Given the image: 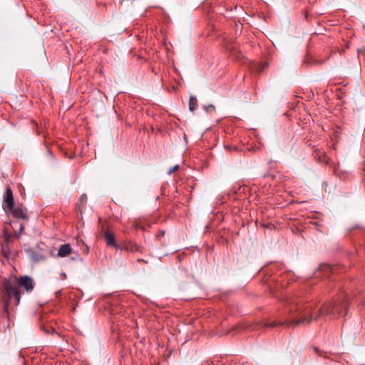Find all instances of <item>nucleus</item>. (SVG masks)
<instances>
[{
    "label": "nucleus",
    "mask_w": 365,
    "mask_h": 365,
    "mask_svg": "<svg viewBox=\"0 0 365 365\" xmlns=\"http://www.w3.org/2000/svg\"><path fill=\"white\" fill-rule=\"evenodd\" d=\"M71 252V247L69 244H63L59 247L58 256L65 257Z\"/></svg>",
    "instance_id": "obj_9"
},
{
    "label": "nucleus",
    "mask_w": 365,
    "mask_h": 365,
    "mask_svg": "<svg viewBox=\"0 0 365 365\" xmlns=\"http://www.w3.org/2000/svg\"><path fill=\"white\" fill-rule=\"evenodd\" d=\"M24 230V226L22 224H21V225H19V235H17V237H20V236H21V232Z\"/></svg>",
    "instance_id": "obj_18"
},
{
    "label": "nucleus",
    "mask_w": 365,
    "mask_h": 365,
    "mask_svg": "<svg viewBox=\"0 0 365 365\" xmlns=\"http://www.w3.org/2000/svg\"><path fill=\"white\" fill-rule=\"evenodd\" d=\"M321 268L326 271H331V268L329 265L321 266Z\"/></svg>",
    "instance_id": "obj_17"
},
{
    "label": "nucleus",
    "mask_w": 365,
    "mask_h": 365,
    "mask_svg": "<svg viewBox=\"0 0 365 365\" xmlns=\"http://www.w3.org/2000/svg\"><path fill=\"white\" fill-rule=\"evenodd\" d=\"M303 321H292V323H288L287 321H284L282 323H279V321H272L270 323H268L267 321H240L237 324H234L230 326L232 330L230 328H227L226 325L222 326V329L217 331L216 334L219 336H222L225 334H228L231 333L232 331H241L246 329H255L260 328H274L277 326H284V327H290L293 326L294 327H297L301 322Z\"/></svg>",
    "instance_id": "obj_2"
},
{
    "label": "nucleus",
    "mask_w": 365,
    "mask_h": 365,
    "mask_svg": "<svg viewBox=\"0 0 365 365\" xmlns=\"http://www.w3.org/2000/svg\"><path fill=\"white\" fill-rule=\"evenodd\" d=\"M214 109H215L214 106H212V105H209V106L207 107V110H207V111H209L210 110H214Z\"/></svg>",
    "instance_id": "obj_19"
},
{
    "label": "nucleus",
    "mask_w": 365,
    "mask_h": 365,
    "mask_svg": "<svg viewBox=\"0 0 365 365\" xmlns=\"http://www.w3.org/2000/svg\"><path fill=\"white\" fill-rule=\"evenodd\" d=\"M41 329H43V330H44V331H45L46 333H49L50 329H51V334H56V335L59 336L58 332V331H56V329H55L54 328H53V327H51V328H50V327H48L42 326V327H41Z\"/></svg>",
    "instance_id": "obj_13"
},
{
    "label": "nucleus",
    "mask_w": 365,
    "mask_h": 365,
    "mask_svg": "<svg viewBox=\"0 0 365 365\" xmlns=\"http://www.w3.org/2000/svg\"><path fill=\"white\" fill-rule=\"evenodd\" d=\"M103 238L108 246L113 247L116 250H121V247L116 244L114 234L109 230L103 231Z\"/></svg>",
    "instance_id": "obj_6"
},
{
    "label": "nucleus",
    "mask_w": 365,
    "mask_h": 365,
    "mask_svg": "<svg viewBox=\"0 0 365 365\" xmlns=\"http://www.w3.org/2000/svg\"><path fill=\"white\" fill-rule=\"evenodd\" d=\"M48 153L51 155V158H54L53 153L50 150H48Z\"/></svg>",
    "instance_id": "obj_20"
},
{
    "label": "nucleus",
    "mask_w": 365,
    "mask_h": 365,
    "mask_svg": "<svg viewBox=\"0 0 365 365\" xmlns=\"http://www.w3.org/2000/svg\"><path fill=\"white\" fill-rule=\"evenodd\" d=\"M313 351L314 352L315 354L318 356L322 355V351L317 346L313 347Z\"/></svg>",
    "instance_id": "obj_14"
},
{
    "label": "nucleus",
    "mask_w": 365,
    "mask_h": 365,
    "mask_svg": "<svg viewBox=\"0 0 365 365\" xmlns=\"http://www.w3.org/2000/svg\"><path fill=\"white\" fill-rule=\"evenodd\" d=\"M124 249L130 252H137L140 251V247L138 244L133 242H128L125 244Z\"/></svg>",
    "instance_id": "obj_10"
},
{
    "label": "nucleus",
    "mask_w": 365,
    "mask_h": 365,
    "mask_svg": "<svg viewBox=\"0 0 365 365\" xmlns=\"http://www.w3.org/2000/svg\"><path fill=\"white\" fill-rule=\"evenodd\" d=\"M13 192L10 187H7L4 196L3 207L6 209L13 208L14 205Z\"/></svg>",
    "instance_id": "obj_5"
},
{
    "label": "nucleus",
    "mask_w": 365,
    "mask_h": 365,
    "mask_svg": "<svg viewBox=\"0 0 365 365\" xmlns=\"http://www.w3.org/2000/svg\"><path fill=\"white\" fill-rule=\"evenodd\" d=\"M197 106V98L194 96H190L189 100V110L191 112H194Z\"/></svg>",
    "instance_id": "obj_11"
},
{
    "label": "nucleus",
    "mask_w": 365,
    "mask_h": 365,
    "mask_svg": "<svg viewBox=\"0 0 365 365\" xmlns=\"http://www.w3.org/2000/svg\"><path fill=\"white\" fill-rule=\"evenodd\" d=\"M178 169V165H175V166H173V167H172V168H170L169 169V170L168 171V175H170V174H172L173 173H174L175 171H176Z\"/></svg>",
    "instance_id": "obj_15"
},
{
    "label": "nucleus",
    "mask_w": 365,
    "mask_h": 365,
    "mask_svg": "<svg viewBox=\"0 0 365 365\" xmlns=\"http://www.w3.org/2000/svg\"><path fill=\"white\" fill-rule=\"evenodd\" d=\"M26 252L30 258L36 262L41 261L44 259L43 255L40 252L36 251L32 248L27 249Z\"/></svg>",
    "instance_id": "obj_7"
},
{
    "label": "nucleus",
    "mask_w": 365,
    "mask_h": 365,
    "mask_svg": "<svg viewBox=\"0 0 365 365\" xmlns=\"http://www.w3.org/2000/svg\"><path fill=\"white\" fill-rule=\"evenodd\" d=\"M334 173L336 176L339 178L341 180H345L348 178L350 175L349 171L346 170L341 169L339 166H335L334 168Z\"/></svg>",
    "instance_id": "obj_8"
},
{
    "label": "nucleus",
    "mask_w": 365,
    "mask_h": 365,
    "mask_svg": "<svg viewBox=\"0 0 365 365\" xmlns=\"http://www.w3.org/2000/svg\"><path fill=\"white\" fill-rule=\"evenodd\" d=\"M195 321H190V324H192L194 323Z\"/></svg>",
    "instance_id": "obj_23"
},
{
    "label": "nucleus",
    "mask_w": 365,
    "mask_h": 365,
    "mask_svg": "<svg viewBox=\"0 0 365 365\" xmlns=\"http://www.w3.org/2000/svg\"><path fill=\"white\" fill-rule=\"evenodd\" d=\"M86 200H87V196H86V194H83V195H81V197H80V201H81V202H83V203H84V202H86Z\"/></svg>",
    "instance_id": "obj_16"
},
{
    "label": "nucleus",
    "mask_w": 365,
    "mask_h": 365,
    "mask_svg": "<svg viewBox=\"0 0 365 365\" xmlns=\"http://www.w3.org/2000/svg\"><path fill=\"white\" fill-rule=\"evenodd\" d=\"M299 319L305 320V319H306V317H302Z\"/></svg>",
    "instance_id": "obj_22"
},
{
    "label": "nucleus",
    "mask_w": 365,
    "mask_h": 365,
    "mask_svg": "<svg viewBox=\"0 0 365 365\" xmlns=\"http://www.w3.org/2000/svg\"><path fill=\"white\" fill-rule=\"evenodd\" d=\"M138 262H145V261L143 259H138Z\"/></svg>",
    "instance_id": "obj_21"
},
{
    "label": "nucleus",
    "mask_w": 365,
    "mask_h": 365,
    "mask_svg": "<svg viewBox=\"0 0 365 365\" xmlns=\"http://www.w3.org/2000/svg\"><path fill=\"white\" fill-rule=\"evenodd\" d=\"M8 210L10 212L11 215L17 219H22L29 220V217L27 215V209L24 207L21 204L14 205L13 208H9Z\"/></svg>",
    "instance_id": "obj_4"
},
{
    "label": "nucleus",
    "mask_w": 365,
    "mask_h": 365,
    "mask_svg": "<svg viewBox=\"0 0 365 365\" xmlns=\"http://www.w3.org/2000/svg\"><path fill=\"white\" fill-rule=\"evenodd\" d=\"M3 237L4 242L9 244L11 242V235L7 231L6 228L3 230Z\"/></svg>",
    "instance_id": "obj_12"
},
{
    "label": "nucleus",
    "mask_w": 365,
    "mask_h": 365,
    "mask_svg": "<svg viewBox=\"0 0 365 365\" xmlns=\"http://www.w3.org/2000/svg\"><path fill=\"white\" fill-rule=\"evenodd\" d=\"M341 297L342 298L341 302H335L334 304L329 303L323 305L319 310L320 315L322 317L333 316L334 317H346L349 298L345 293H343Z\"/></svg>",
    "instance_id": "obj_3"
},
{
    "label": "nucleus",
    "mask_w": 365,
    "mask_h": 365,
    "mask_svg": "<svg viewBox=\"0 0 365 365\" xmlns=\"http://www.w3.org/2000/svg\"><path fill=\"white\" fill-rule=\"evenodd\" d=\"M17 285L10 279H5L2 282L3 297L4 298V311L8 313L10 303L14 301L16 306L19 305L21 299V292L19 287H24L27 292H31L34 288V279L27 275L20 276L16 279Z\"/></svg>",
    "instance_id": "obj_1"
}]
</instances>
